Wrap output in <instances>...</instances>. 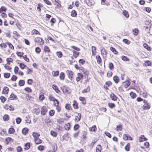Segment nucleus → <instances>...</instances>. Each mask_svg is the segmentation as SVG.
Segmentation results:
<instances>
[{
	"instance_id": "2",
	"label": "nucleus",
	"mask_w": 152,
	"mask_h": 152,
	"mask_svg": "<svg viewBox=\"0 0 152 152\" xmlns=\"http://www.w3.org/2000/svg\"><path fill=\"white\" fill-rule=\"evenodd\" d=\"M35 42L38 43L40 45H43L44 43V41L42 39L39 37H37L34 39Z\"/></svg>"
},
{
	"instance_id": "61",
	"label": "nucleus",
	"mask_w": 152,
	"mask_h": 152,
	"mask_svg": "<svg viewBox=\"0 0 152 152\" xmlns=\"http://www.w3.org/2000/svg\"><path fill=\"white\" fill-rule=\"evenodd\" d=\"M126 84L124 85L125 88H127L130 85V82L129 81H127L126 82Z\"/></svg>"
},
{
	"instance_id": "21",
	"label": "nucleus",
	"mask_w": 152,
	"mask_h": 152,
	"mask_svg": "<svg viewBox=\"0 0 152 152\" xmlns=\"http://www.w3.org/2000/svg\"><path fill=\"white\" fill-rule=\"evenodd\" d=\"M12 139L11 137H8L6 139V144L7 145H8L9 144V142L10 141L12 142Z\"/></svg>"
},
{
	"instance_id": "8",
	"label": "nucleus",
	"mask_w": 152,
	"mask_h": 152,
	"mask_svg": "<svg viewBox=\"0 0 152 152\" xmlns=\"http://www.w3.org/2000/svg\"><path fill=\"white\" fill-rule=\"evenodd\" d=\"M110 97L112 100L115 101H116L117 99V97L113 93H112L111 94H110Z\"/></svg>"
},
{
	"instance_id": "40",
	"label": "nucleus",
	"mask_w": 152,
	"mask_h": 152,
	"mask_svg": "<svg viewBox=\"0 0 152 152\" xmlns=\"http://www.w3.org/2000/svg\"><path fill=\"white\" fill-rule=\"evenodd\" d=\"M56 54L58 56L59 58H61L63 55L62 53L60 51L57 52Z\"/></svg>"
},
{
	"instance_id": "19",
	"label": "nucleus",
	"mask_w": 152,
	"mask_h": 152,
	"mask_svg": "<svg viewBox=\"0 0 152 152\" xmlns=\"http://www.w3.org/2000/svg\"><path fill=\"white\" fill-rule=\"evenodd\" d=\"M73 56L75 58H76L79 54V52H77L75 50L73 51Z\"/></svg>"
},
{
	"instance_id": "64",
	"label": "nucleus",
	"mask_w": 152,
	"mask_h": 152,
	"mask_svg": "<svg viewBox=\"0 0 152 152\" xmlns=\"http://www.w3.org/2000/svg\"><path fill=\"white\" fill-rule=\"evenodd\" d=\"M59 74V72L58 71H57L56 72H54V73L53 74V75L54 76H56L58 75Z\"/></svg>"
},
{
	"instance_id": "22",
	"label": "nucleus",
	"mask_w": 152,
	"mask_h": 152,
	"mask_svg": "<svg viewBox=\"0 0 152 152\" xmlns=\"http://www.w3.org/2000/svg\"><path fill=\"white\" fill-rule=\"evenodd\" d=\"M59 77L61 80H63L64 79L65 75L64 72H61L60 74Z\"/></svg>"
},
{
	"instance_id": "49",
	"label": "nucleus",
	"mask_w": 152,
	"mask_h": 152,
	"mask_svg": "<svg viewBox=\"0 0 152 152\" xmlns=\"http://www.w3.org/2000/svg\"><path fill=\"white\" fill-rule=\"evenodd\" d=\"M129 143H128L125 147V149L126 151H129Z\"/></svg>"
},
{
	"instance_id": "58",
	"label": "nucleus",
	"mask_w": 152,
	"mask_h": 152,
	"mask_svg": "<svg viewBox=\"0 0 152 152\" xmlns=\"http://www.w3.org/2000/svg\"><path fill=\"white\" fill-rule=\"evenodd\" d=\"M79 127V126L78 124H76L75 125L74 127V129L75 130H77Z\"/></svg>"
},
{
	"instance_id": "32",
	"label": "nucleus",
	"mask_w": 152,
	"mask_h": 152,
	"mask_svg": "<svg viewBox=\"0 0 152 152\" xmlns=\"http://www.w3.org/2000/svg\"><path fill=\"white\" fill-rule=\"evenodd\" d=\"M133 32L134 35L137 36L138 33V30L137 29L135 28L133 30Z\"/></svg>"
},
{
	"instance_id": "10",
	"label": "nucleus",
	"mask_w": 152,
	"mask_h": 152,
	"mask_svg": "<svg viewBox=\"0 0 152 152\" xmlns=\"http://www.w3.org/2000/svg\"><path fill=\"white\" fill-rule=\"evenodd\" d=\"M52 88L56 93H58L60 91L58 89L57 86L56 85H53L52 86Z\"/></svg>"
},
{
	"instance_id": "11",
	"label": "nucleus",
	"mask_w": 152,
	"mask_h": 152,
	"mask_svg": "<svg viewBox=\"0 0 152 152\" xmlns=\"http://www.w3.org/2000/svg\"><path fill=\"white\" fill-rule=\"evenodd\" d=\"M142 107L144 110H148L150 108V106L148 103H147L145 104Z\"/></svg>"
},
{
	"instance_id": "25",
	"label": "nucleus",
	"mask_w": 152,
	"mask_h": 152,
	"mask_svg": "<svg viewBox=\"0 0 152 152\" xmlns=\"http://www.w3.org/2000/svg\"><path fill=\"white\" fill-rule=\"evenodd\" d=\"M90 90L89 86H88L86 89H84L82 91L83 93H86L88 92Z\"/></svg>"
},
{
	"instance_id": "13",
	"label": "nucleus",
	"mask_w": 152,
	"mask_h": 152,
	"mask_svg": "<svg viewBox=\"0 0 152 152\" xmlns=\"http://www.w3.org/2000/svg\"><path fill=\"white\" fill-rule=\"evenodd\" d=\"M143 47L147 49L149 51H151V48L146 43H145L143 44Z\"/></svg>"
},
{
	"instance_id": "53",
	"label": "nucleus",
	"mask_w": 152,
	"mask_h": 152,
	"mask_svg": "<svg viewBox=\"0 0 152 152\" xmlns=\"http://www.w3.org/2000/svg\"><path fill=\"white\" fill-rule=\"evenodd\" d=\"M21 120V119L19 117H18L16 119V123L18 124H19L20 123Z\"/></svg>"
},
{
	"instance_id": "57",
	"label": "nucleus",
	"mask_w": 152,
	"mask_h": 152,
	"mask_svg": "<svg viewBox=\"0 0 152 152\" xmlns=\"http://www.w3.org/2000/svg\"><path fill=\"white\" fill-rule=\"evenodd\" d=\"M7 44L8 45L10 48H11L12 49H14V47L13 45L10 42H7Z\"/></svg>"
},
{
	"instance_id": "43",
	"label": "nucleus",
	"mask_w": 152,
	"mask_h": 152,
	"mask_svg": "<svg viewBox=\"0 0 152 152\" xmlns=\"http://www.w3.org/2000/svg\"><path fill=\"white\" fill-rule=\"evenodd\" d=\"M108 106L109 107H110V108H112L114 107H115V105L114 103H108Z\"/></svg>"
},
{
	"instance_id": "24",
	"label": "nucleus",
	"mask_w": 152,
	"mask_h": 152,
	"mask_svg": "<svg viewBox=\"0 0 152 152\" xmlns=\"http://www.w3.org/2000/svg\"><path fill=\"white\" fill-rule=\"evenodd\" d=\"M63 91L66 94H68L70 93L69 88L67 87L64 89Z\"/></svg>"
},
{
	"instance_id": "16",
	"label": "nucleus",
	"mask_w": 152,
	"mask_h": 152,
	"mask_svg": "<svg viewBox=\"0 0 152 152\" xmlns=\"http://www.w3.org/2000/svg\"><path fill=\"white\" fill-rule=\"evenodd\" d=\"M28 129L26 128H24L22 130V133L24 135H26L28 133Z\"/></svg>"
},
{
	"instance_id": "51",
	"label": "nucleus",
	"mask_w": 152,
	"mask_h": 152,
	"mask_svg": "<svg viewBox=\"0 0 152 152\" xmlns=\"http://www.w3.org/2000/svg\"><path fill=\"white\" fill-rule=\"evenodd\" d=\"M49 114L50 116H53L54 114V110H51L49 112Z\"/></svg>"
},
{
	"instance_id": "1",
	"label": "nucleus",
	"mask_w": 152,
	"mask_h": 152,
	"mask_svg": "<svg viewBox=\"0 0 152 152\" xmlns=\"http://www.w3.org/2000/svg\"><path fill=\"white\" fill-rule=\"evenodd\" d=\"M52 99L51 100H53L54 101L55 103V105L56 107V109L57 110L58 112H59L61 110V108L60 107L58 106V105L59 104V102L58 101V100L55 99V98L52 97Z\"/></svg>"
},
{
	"instance_id": "3",
	"label": "nucleus",
	"mask_w": 152,
	"mask_h": 152,
	"mask_svg": "<svg viewBox=\"0 0 152 152\" xmlns=\"http://www.w3.org/2000/svg\"><path fill=\"white\" fill-rule=\"evenodd\" d=\"M66 73L68 77L72 80L73 77V72L71 71L67 70Z\"/></svg>"
},
{
	"instance_id": "39",
	"label": "nucleus",
	"mask_w": 152,
	"mask_h": 152,
	"mask_svg": "<svg viewBox=\"0 0 152 152\" xmlns=\"http://www.w3.org/2000/svg\"><path fill=\"white\" fill-rule=\"evenodd\" d=\"M15 132V130L14 128H11L9 129V133L10 134H12L13 133Z\"/></svg>"
},
{
	"instance_id": "6",
	"label": "nucleus",
	"mask_w": 152,
	"mask_h": 152,
	"mask_svg": "<svg viewBox=\"0 0 152 152\" xmlns=\"http://www.w3.org/2000/svg\"><path fill=\"white\" fill-rule=\"evenodd\" d=\"M83 77V75L80 73L77 74V77L76 78V80L77 81H79Z\"/></svg>"
},
{
	"instance_id": "9",
	"label": "nucleus",
	"mask_w": 152,
	"mask_h": 152,
	"mask_svg": "<svg viewBox=\"0 0 152 152\" xmlns=\"http://www.w3.org/2000/svg\"><path fill=\"white\" fill-rule=\"evenodd\" d=\"M32 135L33 136L34 139L39 138V137L40 136V134L38 133L35 132H33L32 133Z\"/></svg>"
},
{
	"instance_id": "31",
	"label": "nucleus",
	"mask_w": 152,
	"mask_h": 152,
	"mask_svg": "<svg viewBox=\"0 0 152 152\" xmlns=\"http://www.w3.org/2000/svg\"><path fill=\"white\" fill-rule=\"evenodd\" d=\"M80 71L81 72H83L84 73H86L87 71V70L84 69L83 67H80V69H79Z\"/></svg>"
},
{
	"instance_id": "46",
	"label": "nucleus",
	"mask_w": 152,
	"mask_h": 152,
	"mask_svg": "<svg viewBox=\"0 0 152 152\" xmlns=\"http://www.w3.org/2000/svg\"><path fill=\"white\" fill-rule=\"evenodd\" d=\"M44 50L45 52H50V50L49 47L47 46H45Z\"/></svg>"
},
{
	"instance_id": "30",
	"label": "nucleus",
	"mask_w": 152,
	"mask_h": 152,
	"mask_svg": "<svg viewBox=\"0 0 152 152\" xmlns=\"http://www.w3.org/2000/svg\"><path fill=\"white\" fill-rule=\"evenodd\" d=\"M9 117L7 115H5L3 117V119L4 121H7L9 120Z\"/></svg>"
},
{
	"instance_id": "62",
	"label": "nucleus",
	"mask_w": 152,
	"mask_h": 152,
	"mask_svg": "<svg viewBox=\"0 0 152 152\" xmlns=\"http://www.w3.org/2000/svg\"><path fill=\"white\" fill-rule=\"evenodd\" d=\"M40 51H41V49L40 48H39L38 47H37L36 48L35 52H36V53H40Z\"/></svg>"
},
{
	"instance_id": "35",
	"label": "nucleus",
	"mask_w": 152,
	"mask_h": 152,
	"mask_svg": "<svg viewBox=\"0 0 152 152\" xmlns=\"http://www.w3.org/2000/svg\"><path fill=\"white\" fill-rule=\"evenodd\" d=\"M19 66L22 69H23L25 67H27V66L23 63H20V64Z\"/></svg>"
},
{
	"instance_id": "59",
	"label": "nucleus",
	"mask_w": 152,
	"mask_h": 152,
	"mask_svg": "<svg viewBox=\"0 0 152 152\" xmlns=\"http://www.w3.org/2000/svg\"><path fill=\"white\" fill-rule=\"evenodd\" d=\"M123 42L126 44H129L130 42L126 39H123Z\"/></svg>"
},
{
	"instance_id": "47",
	"label": "nucleus",
	"mask_w": 152,
	"mask_h": 152,
	"mask_svg": "<svg viewBox=\"0 0 152 152\" xmlns=\"http://www.w3.org/2000/svg\"><path fill=\"white\" fill-rule=\"evenodd\" d=\"M4 77L7 78L9 77L10 76V73H4Z\"/></svg>"
},
{
	"instance_id": "20",
	"label": "nucleus",
	"mask_w": 152,
	"mask_h": 152,
	"mask_svg": "<svg viewBox=\"0 0 152 152\" xmlns=\"http://www.w3.org/2000/svg\"><path fill=\"white\" fill-rule=\"evenodd\" d=\"M81 116V114L80 113L78 114V116H76L75 118V121H78L80 120Z\"/></svg>"
},
{
	"instance_id": "48",
	"label": "nucleus",
	"mask_w": 152,
	"mask_h": 152,
	"mask_svg": "<svg viewBox=\"0 0 152 152\" xmlns=\"http://www.w3.org/2000/svg\"><path fill=\"white\" fill-rule=\"evenodd\" d=\"M65 129L66 130H69L70 128V124L69 123H68L65 126Z\"/></svg>"
},
{
	"instance_id": "50",
	"label": "nucleus",
	"mask_w": 152,
	"mask_h": 152,
	"mask_svg": "<svg viewBox=\"0 0 152 152\" xmlns=\"http://www.w3.org/2000/svg\"><path fill=\"white\" fill-rule=\"evenodd\" d=\"M17 79V77L15 75H13L11 78V80L12 81H15Z\"/></svg>"
},
{
	"instance_id": "63",
	"label": "nucleus",
	"mask_w": 152,
	"mask_h": 152,
	"mask_svg": "<svg viewBox=\"0 0 152 152\" xmlns=\"http://www.w3.org/2000/svg\"><path fill=\"white\" fill-rule=\"evenodd\" d=\"M23 52H18L17 53V55H18V56L20 57H23Z\"/></svg>"
},
{
	"instance_id": "52",
	"label": "nucleus",
	"mask_w": 152,
	"mask_h": 152,
	"mask_svg": "<svg viewBox=\"0 0 152 152\" xmlns=\"http://www.w3.org/2000/svg\"><path fill=\"white\" fill-rule=\"evenodd\" d=\"M109 68L110 70H112L114 69V65L113 64L110 63L109 64Z\"/></svg>"
},
{
	"instance_id": "27",
	"label": "nucleus",
	"mask_w": 152,
	"mask_h": 152,
	"mask_svg": "<svg viewBox=\"0 0 152 152\" xmlns=\"http://www.w3.org/2000/svg\"><path fill=\"white\" fill-rule=\"evenodd\" d=\"M10 99L11 100H13L15 99H17V96L16 95H15L13 94H12L10 95Z\"/></svg>"
},
{
	"instance_id": "5",
	"label": "nucleus",
	"mask_w": 152,
	"mask_h": 152,
	"mask_svg": "<svg viewBox=\"0 0 152 152\" xmlns=\"http://www.w3.org/2000/svg\"><path fill=\"white\" fill-rule=\"evenodd\" d=\"M123 139L124 140H132V138L130 136H128L127 134H125L123 135Z\"/></svg>"
},
{
	"instance_id": "36",
	"label": "nucleus",
	"mask_w": 152,
	"mask_h": 152,
	"mask_svg": "<svg viewBox=\"0 0 152 152\" xmlns=\"http://www.w3.org/2000/svg\"><path fill=\"white\" fill-rule=\"evenodd\" d=\"M122 128L121 124H119L117 126L116 130L118 131H121L122 130Z\"/></svg>"
},
{
	"instance_id": "28",
	"label": "nucleus",
	"mask_w": 152,
	"mask_h": 152,
	"mask_svg": "<svg viewBox=\"0 0 152 152\" xmlns=\"http://www.w3.org/2000/svg\"><path fill=\"white\" fill-rule=\"evenodd\" d=\"M71 15L72 17H75L77 15L76 11L75 10H73L71 12Z\"/></svg>"
},
{
	"instance_id": "42",
	"label": "nucleus",
	"mask_w": 152,
	"mask_h": 152,
	"mask_svg": "<svg viewBox=\"0 0 152 152\" xmlns=\"http://www.w3.org/2000/svg\"><path fill=\"white\" fill-rule=\"evenodd\" d=\"M6 60L7 61V64L8 65H10V62H12L13 61V59L11 58H8Z\"/></svg>"
},
{
	"instance_id": "54",
	"label": "nucleus",
	"mask_w": 152,
	"mask_h": 152,
	"mask_svg": "<svg viewBox=\"0 0 152 152\" xmlns=\"http://www.w3.org/2000/svg\"><path fill=\"white\" fill-rule=\"evenodd\" d=\"M24 90L28 92H32L31 89L29 88L26 87L24 89Z\"/></svg>"
},
{
	"instance_id": "23",
	"label": "nucleus",
	"mask_w": 152,
	"mask_h": 152,
	"mask_svg": "<svg viewBox=\"0 0 152 152\" xmlns=\"http://www.w3.org/2000/svg\"><path fill=\"white\" fill-rule=\"evenodd\" d=\"M25 83V81L24 80H20L19 81L18 84L20 86H24Z\"/></svg>"
},
{
	"instance_id": "15",
	"label": "nucleus",
	"mask_w": 152,
	"mask_h": 152,
	"mask_svg": "<svg viewBox=\"0 0 152 152\" xmlns=\"http://www.w3.org/2000/svg\"><path fill=\"white\" fill-rule=\"evenodd\" d=\"M96 58L98 64H99L101 62L102 59L100 56L98 55L96 56Z\"/></svg>"
},
{
	"instance_id": "14",
	"label": "nucleus",
	"mask_w": 152,
	"mask_h": 152,
	"mask_svg": "<svg viewBox=\"0 0 152 152\" xmlns=\"http://www.w3.org/2000/svg\"><path fill=\"white\" fill-rule=\"evenodd\" d=\"M102 150V147L101 145H98L96 148V152H101Z\"/></svg>"
},
{
	"instance_id": "26",
	"label": "nucleus",
	"mask_w": 152,
	"mask_h": 152,
	"mask_svg": "<svg viewBox=\"0 0 152 152\" xmlns=\"http://www.w3.org/2000/svg\"><path fill=\"white\" fill-rule=\"evenodd\" d=\"M110 49L115 54H117L118 53V51L113 47H111Z\"/></svg>"
},
{
	"instance_id": "38",
	"label": "nucleus",
	"mask_w": 152,
	"mask_h": 152,
	"mask_svg": "<svg viewBox=\"0 0 152 152\" xmlns=\"http://www.w3.org/2000/svg\"><path fill=\"white\" fill-rule=\"evenodd\" d=\"M121 59L124 61H128L129 60V59L127 57L124 56H121Z\"/></svg>"
},
{
	"instance_id": "45",
	"label": "nucleus",
	"mask_w": 152,
	"mask_h": 152,
	"mask_svg": "<svg viewBox=\"0 0 152 152\" xmlns=\"http://www.w3.org/2000/svg\"><path fill=\"white\" fill-rule=\"evenodd\" d=\"M4 90L5 91V94H7L8 93V91H9V89L7 87H4V89H3V91H4Z\"/></svg>"
},
{
	"instance_id": "41",
	"label": "nucleus",
	"mask_w": 152,
	"mask_h": 152,
	"mask_svg": "<svg viewBox=\"0 0 152 152\" xmlns=\"http://www.w3.org/2000/svg\"><path fill=\"white\" fill-rule=\"evenodd\" d=\"M50 134L54 137H56L57 136V133L55 131H51L50 132Z\"/></svg>"
},
{
	"instance_id": "33",
	"label": "nucleus",
	"mask_w": 152,
	"mask_h": 152,
	"mask_svg": "<svg viewBox=\"0 0 152 152\" xmlns=\"http://www.w3.org/2000/svg\"><path fill=\"white\" fill-rule=\"evenodd\" d=\"M130 95L131 98L133 99L135 98L136 96V94L133 92H131L130 93Z\"/></svg>"
},
{
	"instance_id": "34",
	"label": "nucleus",
	"mask_w": 152,
	"mask_h": 152,
	"mask_svg": "<svg viewBox=\"0 0 152 152\" xmlns=\"http://www.w3.org/2000/svg\"><path fill=\"white\" fill-rule=\"evenodd\" d=\"M96 129V127L95 125H94L89 128V129L91 131H95Z\"/></svg>"
},
{
	"instance_id": "29",
	"label": "nucleus",
	"mask_w": 152,
	"mask_h": 152,
	"mask_svg": "<svg viewBox=\"0 0 152 152\" xmlns=\"http://www.w3.org/2000/svg\"><path fill=\"white\" fill-rule=\"evenodd\" d=\"M25 149L26 150H28L30 147V143L29 142L26 143L25 145Z\"/></svg>"
},
{
	"instance_id": "55",
	"label": "nucleus",
	"mask_w": 152,
	"mask_h": 152,
	"mask_svg": "<svg viewBox=\"0 0 152 152\" xmlns=\"http://www.w3.org/2000/svg\"><path fill=\"white\" fill-rule=\"evenodd\" d=\"M71 47L73 49L77 51H80V49L79 48L74 46H72Z\"/></svg>"
},
{
	"instance_id": "37",
	"label": "nucleus",
	"mask_w": 152,
	"mask_h": 152,
	"mask_svg": "<svg viewBox=\"0 0 152 152\" xmlns=\"http://www.w3.org/2000/svg\"><path fill=\"white\" fill-rule=\"evenodd\" d=\"M73 105V107L75 108L76 109H77L78 108V105H77V103L76 102V101L74 100V101Z\"/></svg>"
},
{
	"instance_id": "44",
	"label": "nucleus",
	"mask_w": 152,
	"mask_h": 152,
	"mask_svg": "<svg viewBox=\"0 0 152 152\" xmlns=\"http://www.w3.org/2000/svg\"><path fill=\"white\" fill-rule=\"evenodd\" d=\"M145 64L146 66H151V63L149 61H147L145 62Z\"/></svg>"
},
{
	"instance_id": "56",
	"label": "nucleus",
	"mask_w": 152,
	"mask_h": 152,
	"mask_svg": "<svg viewBox=\"0 0 152 152\" xmlns=\"http://www.w3.org/2000/svg\"><path fill=\"white\" fill-rule=\"evenodd\" d=\"M37 148L39 150L43 151L44 149V147L43 146L40 145Z\"/></svg>"
},
{
	"instance_id": "60",
	"label": "nucleus",
	"mask_w": 152,
	"mask_h": 152,
	"mask_svg": "<svg viewBox=\"0 0 152 152\" xmlns=\"http://www.w3.org/2000/svg\"><path fill=\"white\" fill-rule=\"evenodd\" d=\"M0 99H1V102L3 103H4L6 100V98L4 96H1Z\"/></svg>"
},
{
	"instance_id": "7",
	"label": "nucleus",
	"mask_w": 152,
	"mask_h": 152,
	"mask_svg": "<svg viewBox=\"0 0 152 152\" xmlns=\"http://www.w3.org/2000/svg\"><path fill=\"white\" fill-rule=\"evenodd\" d=\"M147 140L144 135H141L139 138V141L140 142L146 141Z\"/></svg>"
},
{
	"instance_id": "18",
	"label": "nucleus",
	"mask_w": 152,
	"mask_h": 152,
	"mask_svg": "<svg viewBox=\"0 0 152 152\" xmlns=\"http://www.w3.org/2000/svg\"><path fill=\"white\" fill-rule=\"evenodd\" d=\"M113 80L115 83H118L119 80L118 77L116 76H115L113 77Z\"/></svg>"
},
{
	"instance_id": "4",
	"label": "nucleus",
	"mask_w": 152,
	"mask_h": 152,
	"mask_svg": "<svg viewBox=\"0 0 152 152\" xmlns=\"http://www.w3.org/2000/svg\"><path fill=\"white\" fill-rule=\"evenodd\" d=\"M47 112V108L45 106H43L41 110V114L42 115H44Z\"/></svg>"
},
{
	"instance_id": "12",
	"label": "nucleus",
	"mask_w": 152,
	"mask_h": 152,
	"mask_svg": "<svg viewBox=\"0 0 152 152\" xmlns=\"http://www.w3.org/2000/svg\"><path fill=\"white\" fill-rule=\"evenodd\" d=\"M35 142L37 144H39L42 143V140L39 138L34 139Z\"/></svg>"
},
{
	"instance_id": "17",
	"label": "nucleus",
	"mask_w": 152,
	"mask_h": 152,
	"mask_svg": "<svg viewBox=\"0 0 152 152\" xmlns=\"http://www.w3.org/2000/svg\"><path fill=\"white\" fill-rule=\"evenodd\" d=\"M123 14L126 18H129V15L127 11L125 10H124L123 12Z\"/></svg>"
}]
</instances>
